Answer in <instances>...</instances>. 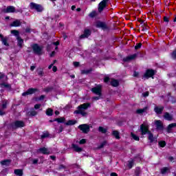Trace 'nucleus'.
I'll list each match as a JSON object with an SVG mask.
<instances>
[{
  "label": "nucleus",
  "instance_id": "f257e3e1",
  "mask_svg": "<svg viewBox=\"0 0 176 176\" xmlns=\"http://www.w3.org/2000/svg\"><path fill=\"white\" fill-rule=\"evenodd\" d=\"M140 131L142 135H145L146 134L148 135V140L151 143L155 142V141L156 140V138L153 137V134H152V133H151V131H149V126L145 124H142L140 125Z\"/></svg>",
  "mask_w": 176,
  "mask_h": 176
},
{
  "label": "nucleus",
  "instance_id": "f03ea898",
  "mask_svg": "<svg viewBox=\"0 0 176 176\" xmlns=\"http://www.w3.org/2000/svg\"><path fill=\"white\" fill-rule=\"evenodd\" d=\"M87 108H90V103H84L77 107V110L74 111L76 115H82V116H87V113L85 111Z\"/></svg>",
  "mask_w": 176,
  "mask_h": 176
},
{
  "label": "nucleus",
  "instance_id": "7ed1b4c3",
  "mask_svg": "<svg viewBox=\"0 0 176 176\" xmlns=\"http://www.w3.org/2000/svg\"><path fill=\"white\" fill-rule=\"evenodd\" d=\"M30 8L32 10H36L38 12H43V7L41 4L32 2L30 4Z\"/></svg>",
  "mask_w": 176,
  "mask_h": 176
},
{
  "label": "nucleus",
  "instance_id": "20e7f679",
  "mask_svg": "<svg viewBox=\"0 0 176 176\" xmlns=\"http://www.w3.org/2000/svg\"><path fill=\"white\" fill-rule=\"evenodd\" d=\"M32 48L34 54H38V56L42 54V47L39 46L38 44H34Z\"/></svg>",
  "mask_w": 176,
  "mask_h": 176
},
{
  "label": "nucleus",
  "instance_id": "39448f33",
  "mask_svg": "<svg viewBox=\"0 0 176 176\" xmlns=\"http://www.w3.org/2000/svg\"><path fill=\"white\" fill-rule=\"evenodd\" d=\"M155 75V70L153 69H147L143 76V79H149V78H153Z\"/></svg>",
  "mask_w": 176,
  "mask_h": 176
},
{
  "label": "nucleus",
  "instance_id": "423d86ee",
  "mask_svg": "<svg viewBox=\"0 0 176 176\" xmlns=\"http://www.w3.org/2000/svg\"><path fill=\"white\" fill-rule=\"evenodd\" d=\"M78 129L85 134H87L90 131V126L87 124H83L78 126Z\"/></svg>",
  "mask_w": 176,
  "mask_h": 176
},
{
  "label": "nucleus",
  "instance_id": "0eeeda50",
  "mask_svg": "<svg viewBox=\"0 0 176 176\" xmlns=\"http://www.w3.org/2000/svg\"><path fill=\"white\" fill-rule=\"evenodd\" d=\"M38 89L36 88H30L27 90V91L23 92L22 94L23 97H25L26 96H31V94H35L36 91H38Z\"/></svg>",
  "mask_w": 176,
  "mask_h": 176
},
{
  "label": "nucleus",
  "instance_id": "6e6552de",
  "mask_svg": "<svg viewBox=\"0 0 176 176\" xmlns=\"http://www.w3.org/2000/svg\"><path fill=\"white\" fill-rule=\"evenodd\" d=\"M108 2H109V0H103L99 3L98 12H100V13H101V12H102V10L107 8Z\"/></svg>",
  "mask_w": 176,
  "mask_h": 176
},
{
  "label": "nucleus",
  "instance_id": "1a4fd4ad",
  "mask_svg": "<svg viewBox=\"0 0 176 176\" xmlns=\"http://www.w3.org/2000/svg\"><path fill=\"white\" fill-rule=\"evenodd\" d=\"M155 124L156 127V130L158 131H163L164 129V126H163V122L161 120H157L155 121Z\"/></svg>",
  "mask_w": 176,
  "mask_h": 176
},
{
  "label": "nucleus",
  "instance_id": "9d476101",
  "mask_svg": "<svg viewBox=\"0 0 176 176\" xmlns=\"http://www.w3.org/2000/svg\"><path fill=\"white\" fill-rule=\"evenodd\" d=\"M12 129H19L20 127H24L25 126V124L23 121H15L12 124Z\"/></svg>",
  "mask_w": 176,
  "mask_h": 176
},
{
  "label": "nucleus",
  "instance_id": "9b49d317",
  "mask_svg": "<svg viewBox=\"0 0 176 176\" xmlns=\"http://www.w3.org/2000/svg\"><path fill=\"white\" fill-rule=\"evenodd\" d=\"M101 87H102L101 85H98L97 87L92 88L91 89L92 93H94V94H96V96H102Z\"/></svg>",
  "mask_w": 176,
  "mask_h": 176
},
{
  "label": "nucleus",
  "instance_id": "f8f14e48",
  "mask_svg": "<svg viewBox=\"0 0 176 176\" xmlns=\"http://www.w3.org/2000/svg\"><path fill=\"white\" fill-rule=\"evenodd\" d=\"M137 58V54H134L130 56H128L122 59L124 63H130L132 60H135Z\"/></svg>",
  "mask_w": 176,
  "mask_h": 176
},
{
  "label": "nucleus",
  "instance_id": "ddd939ff",
  "mask_svg": "<svg viewBox=\"0 0 176 176\" xmlns=\"http://www.w3.org/2000/svg\"><path fill=\"white\" fill-rule=\"evenodd\" d=\"M3 12L4 13H14L16 12V8L13 6H10L7 8H4Z\"/></svg>",
  "mask_w": 176,
  "mask_h": 176
},
{
  "label": "nucleus",
  "instance_id": "4468645a",
  "mask_svg": "<svg viewBox=\"0 0 176 176\" xmlns=\"http://www.w3.org/2000/svg\"><path fill=\"white\" fill-rule=\"evenodd\" d=\"M96 27L97 28H102V30H107V28H108L107 24L101 21H97L96 23Z\"/></svg>",
  "mask_w": 176,
  "mask_h": 176
},
{
  "label": "nucleus",
  "instance_id": "2eb2a0df",
  "mask_svg": "<svg viewBox=\"0 0 176 176\" xmlns=\"http://www.w3.org/2000/svg\"><path fill=\"white\" fill-rule=\"evenodd\" d=\"M164 109V107H163V106H162V107L155 106L154 108V111H155V113H157V115H162Z\"/></svg>",
  "mask_w": 176,
  "mask_h": 176
},
{
  "label": "nucleus",
  "instance_id": "dca6fc26",
  "mask_svg": "<svg viewBox=\"0 0 176 176\" xmlns=\"http://www.w3.org/2000/svg\"><path fill=\"white\" fill-rule=\"evenodd\" d=\"M91 34V32H90V30L87 29L84 31V34H82L80 38L81 39H83L84 38H89V36H90V34Z\"/></svg>",
  "mask_w": 176,
  "mask_h": 176
},
{
  "label": "nucleus",
  "instance_id": "f3484780",
  "mask_svg": "<svg viewBox=\"0 0 176 176\" xmlns=\"http://www.w3.org/2000/svg\"><path fill=\"white\" fill-rule=\"evenodd\" d=\"M37 152H40V153H43V155H49L50 151L46 148L43 147L37 150Z\"/></svg>",
  "mask_w": 176,
  "mask_h": 176
},
{
  "label": "nucleus",
  "instance_id": "a211bd4d",
  "mask_svg": "<svg viewBox=\"0 0 176 176\" xmlns=\"http://www.w3.org/2000/svg\"><path fill=\"white\" fill-rule=\"evenodd\" d=\"M0 87L2 89H6L7 90H10V89H12V85L8 84V82H1L0 83Z\"/></svg>",
  "mask_w": 176,
  "mask_h": 176
},
{
  "label": "nucleus",
  "instance_id": "6ab92c4d",
  "mask_svg": "<svg viewBox=\"0 0 176 176\" xmlns=\"http://www.w3.org/2000/svg\"><path fill=\"white\" fill-rule=\"evenodd\" d=\"M164 118L166 120H173V114H170L168 112L164 113Z\"/></svg>",
  "mask_w": 176,
  "mask_h": 176
},
{
  "label": "nucleus",
  "instance_id": "aec40b11",
  "mask_svg": "<svg viewBox=\"0 0 176 176\" xmlns=\"http://www.w3.org/2000/svg\"><path fill=\"white\" fill-rule=\"evenodd\" d=\"M38 115V111H35L34 109H31L30 111L28 112V116H36Z\"/></svg>",
  "mask_w": 176,
  "mask_h": 176
},
{
  "label": "nucleus",
  "instance_id": "412c9836",
  "mask_svg": "<svg viewBox=\"0 0 176 176\" xmlns=\"http://www.w3.org/2000/svg\"><path fill=\"white\" fill-rule=\"evenodd\" d=\"M11 27H20L21 22L19 20H15L11 23Z\"/></svg>",
  "mask_w": 176,
  "mask_h": 176
},
{
  "label": "nucleus",
  "instance_id": "4be33fe9",
  "mask_svg": "<svg viewBox=\"0 0 176 176\" xmlns=\"http://www.w3.org/2000/svg\"><path fill=\"white\" fill-rule=\"evenodd\" d=\"M148 111V107H145L143 109H139L136 111V113H138L139 115H141L144 113V112H146Z\"/></svg>",
  "mask_w": 176,
  "mask_h": 176
},
{
  "label": "nucleus",
  "instance_id": "5701e85b",
  "mask_svg": "<svg viewBox=\"0 0 176 176\" xmlns=\"http://www.w3.org/2000/svg\"><path fill=\"white\" fill-rule=\"evenodd\" d=\"M72 146L73 149H74V151L76 152H82V151H83V148L79 147L76 144H72Z\"/></svg>",
  "mask_w": 176,
  "mask_h": 176
},
{
  "label": "nucleus",
  "instance_id": "b1692460",
  "mask_svg": "<svg viewBox=\"0 0 176 176\" xmlns=\"http://www.w3.org/2000/svg\"><path fill=\"white\" fill-rule=\"evenodd\" d=\"M111 85L113 87H118V86H119V81L118 80L112 79L111 81Z\"/></svg>",
  "mask_w": 176,
  "mask_h": 176
},
{
  "label": "nucleus",
  "instance_id": "393cba45",
  "mask_svg": "<svg viewBox=\"0 0 176 176\" xmlns=\"http://www.w3.org/2000/svg\"><path fill=\"white\" fill-rule=\"evenodd\" d=\"M174 127H176V123H172L169 124L167 127V131L168 133H171V130L174 129Z\"/></svg>",
  "mask_w": 176,
  "mask_h": 176
},
{
  "label": "nucleus",
  "instance_id": "a878e982",
  "mask_svg": "<svg viewBox=\"0 0 176 176\" xmlns=\"http://www.w3.org/2000/svg\"><path fill=\"white\" fill-rule=\"evenodd\" d=\"M17 45L19 46V47H23V43H24V40L21 38V37H17Z\"/></svg>",
  "mask_w": 176,
  "mask_h": 176
},
{
  "label": "nucleus",
  "instance_id": "bb28decb",
  "mask_svg": "<svg viewBox=\"0 0 176 176\" xmlns=\"http://www.w3.org/2000/svg\"><path fill=\"white\" fill-rule=\"evenodd\" d=\"M0 41H1L3 45L5 46H9V43H8V38H3V36H2Z\"/></svg>",
  "mask_w": 176,
  "mask_h": 176
},
{
  "label": "nucleus",
  "instance_id": "cd10ccee",
  "mask_svg": "<svg viewBox=\"0 0 176 176\" xmlns=\"http://www.w3.org/2000/svg\"><path fill=\"white\" fill-rule=\"evenodd\" d=\"M14 173L15 175L18 176H23V174L22 169H15Z\"/></svg>",
  "mask_w": 176,
  "mask_h": 176
},
{
  "label": "nucleus",
  "instance_id": "c85d7f7f",
  "mask_svg": "<svg viewBox=\"0 0 176 176\" xmlns=\"http://www.w3.org/2000/svg\"><path fill=\"white\" fill-rule=\"evenodd\" d=\"M112 134L116 138V140H120V135L119 133V131H113Z\"/></svg>",
  "mask_w": 176,
  "mask_h": 176
},
{
  "label": "nucleus",
  "instance_id": "c756f323",
  "mask_svg": "<svg viewBox=\"0 0 176 176\" xmlns=\"http://www.w3.org/2000/svg\"><path fill=\"white\" fill-rule=\"evenodd\" d=\"M11 34H12V35H14V36L16 37V39L18 37H20V32H19L18 30H11Z\"/></svg>",
  "mask_w": 176,
  "mask_h": 176
},
{
  "label": "nucleus",
  "instance_id": "7c9ffc66",
  "mask_svg": "<svg viewBox=\"0 0 176 176\" xmlns=\"http://www.w3.org/2000/svg\"><path fill=\"white\" fill-rule=\"evenodd\" d=\"M54 122H58V123H64V122H65V118H55L54 120Z\"/></svg>",
  "mask_w": 176,
  "mask_h": 176
},
{
  "label": "nucleus",
  "instance_id": "2f4dec72",
  "mask_svg": "<svg viewBox=\"0 0 176 176\" xmlns=\"http://www.w3.org/2000/svg\"><path fill=\"white\" fill-rule=\"evenodd\" d=\"M76 121L70 120L68 121V122H65L66 126H73V124H76Z\"/></svg>",
  "mask_w": 176,
  "mask_h": 176
},
{
  "label": "nucleus",
  "instance_id": "473e14b6",
  "mask_svg": "<svg viewBox=\"0 0 176 176\" xmlns=\"http://www.w3.org/2000/svg\"><path fill=\"white\" fill-rule=\"evenodd\" d=\"M1 164H2V166H9V164H10V160H6L3 161H1Z\"/></svg>",
  "mask_w": 176,
  "mask_h": 176
},
{
  "label": "nucleus",
  "instance_id": "72a5a7b5",
  "mask_svg": "<svg viewBox=\"0 0 176 176\" xmlns=\"http://www.w3.org/2000/svg\"><path fill=\"white\" fill-rule=\"evenodd\" d=\"M46 115H47V116H53V109H47L46 111Z\"/></svg>",
  "mask_w": 176,
  "mask_h": 176
},
{
  "label": "nucleus",
  "instance_id": "f704fd0d",
  "mask_svg": "<svg viewBox=\"0 0 176 176\" xmlns=\"http://www.w3.org/2000/svg\"><path fill=\"white\" fill-rule=\"evenodd\" d=\"M140 174H141V168L138 167V168H136V169L135 170V175L140 176Z\"/></svg>",
  "mask_w": 176,
  "mask_h": 176
},
{
  "label": "nucleus",
  "instance_id": "c9c22d12",
  "mask_svg": "<svg viewBox=\"0 0 176 176\" xmlns=\"http://www.w3.org/2000/svg\"><path fill=\"white\" fill-rule=\"evenodd\" d=\"M98 131L100 133H102L103 134H105V133H107V129H105V128H104L102 126H99Z\"/></svg>",
  "mask_w": 176,
  "mask_h": 176
},
{
  "label": "nucleus",
  "instance_id": "e433bc0d",
  "mask_svg": "<svg viewBox=\"0 0 176 176\" xmlns=\"http://www.w3.org/2000/svg\"><path fill=\"white\" fill-rule=\"evenodd\" d=\"M91 72V69H84L81 71V74L87 75Z\"/></svg>",
  "mask_w": 176,
  "mask_h": 176
},
{
  "label": "nucleus",
  "instance_id": "4c0bfd02",
  "mask_svg": "<svg viewBox=\"0 0 176 176\" xmlns=\"http://www.w3.org/2000/svg\"><path fill=\"white\" fill-rule=\"evenodd\" d=\"M131 135L132 138H133V140H135V141H140V137L137 136L135 134L131 133Z\"/></svg>",
  "mask_w": 176,
  "mask_h": 176
},
{
  "label": "nucleus",
  "instance_id": "58836bf2",
  "mask_svg": "<svg viewBox=\"0 0 176 176\" xmlns=\"http://www.w3.org/2000/svg\"><path fill=\"white\" fill-rule=\"evenodd\" d=\"M8 106V100H3L2 104V109H6Z\"/></svg>",
  "mask_w": 176,
  "mask_h": 176
},
{
  "label": "nucleus",
  "instance_id": "ea45409f",
  "mask_svg": "<svg viewBox=\"0 0 176 176\" xmlns=\"http://www.w3.org/2000/svg\"><path fill=\"white\" fill-rule=\"evenodd\" d=\"M55 130H56V132L58 133H63V131H64V127L60 125L59 126V129H57L56 128H55Z\"/></svg>",
  "mask_w": 176,
  "mask_h": 176
},
{
  "label": "nucleus",
  "instance_id": "a19ab883",
  "mask_svg": "<svg viewBox=\"0 0 176 176\" xmlns=\"http://www.w3.org/2000/svg\"><path fill=\"white\" fill-rule=\"evenodd\" d=\"M107 145V141H104L100 144V145L98 146L99 149H101L104 147V146Z\"/></svg>",
  "mask_w": 176,
  "mask_h": 176
},
{
  "label": "nucleus",
  "instance_id": "79ce46f5",
  "mask_svg": "<svg viewBox=\"0 0 176 176\" xmlns=\"http://www.w3.org/2000/svg\"><path fill=\"white\" fill-rule=\"evenodd\" d=\"M159 145L162 148H164L166 146V142L165 141L159 142Z\"/></svg>",
  "mask_w": 176,
  "mask_h": 176
},
{
  "label": "nucleus",
  "instance_id": "37998d69",
  "mask_svg": "<svg viewBox=\"0 0 176 176\" xmlns=\"http://www.w3.org/2000/svg\"><path fill=\"white\" fill-rule=\"evenodd\" d=\"M142 46V44L141 43H137L135 46V50H138V49H141V47Z\"/></svg>",
  "mask_w": 176,
  "mask_h": 176
},
{
  "label": "nucleus",
  "instance_id": "c03bdc74",
  "mask_svg": "<svg viewBox=\"0 0 176 176\" xmlns=\"http://www.w3.org/2000/svg\"><path fill=\"white\" fill-rule=\"evenodd\" d=\"M133 166H134V161H129L128 167H129V168H133Z\"/></svg>",
  "mask_w": 176,
  "mask_h": 176
},
{
  "label": "nucleus",
  "instance_id": "a18cd8bd",
  "mask_svg": "<svg viewBox=\"0 0 176 176\" xmlns=\"http://www.w3.org/2000/svg\"><path fill=\"white\" fill-rule=\"evenodd\" d=\"M53 90V87H48L44 89V91L46 93H49V91H52Z\"/></svg>",
  "mask_w": 176,
  "mask_h": 176
},
{
  "label": "nucleus",
  "instance_id": "49530a36",
  "mask_svg": "<svg viewBox=\"0 0 176 176\" xmlns=\"http://www.w3.org/2000/svg\"><path fill=\"white\" fill-rule=\"evenodd\" d=\"M167 171H168V168H167V167L163 168L161 170L162 174H166V173H167Z\"/></svg>",
  "mask_w": 176,
  "mask_h": 176
},
{
  "label": "nucleus",
  "instance_id": "de8ad7c7",
  "mask_svg": "<svg viewBox=\"0 0 176 176\" xmlns=\"http://www.w3.org/2000/svg\"><path fill=\"white\" fill-rule=\"evenodd\" d=\"M49 137V133H45L41 135V138L43 140L44 138H47Z\"/></svg>",
  "mask_w": 176,
  "mask_h": 176
},
{
  "label": "nucleus",
  "instance_id": "09e8293b",
  "mask_svg": "<svg viewBox=\"0 0 176 176\" xmlns=\"http://www.w3.org/2000/svg\"><path fill=\"white\" fill-rule=\"evenodd\" d=\"M32 164H38V162H39V160L38 159H33L32 160Z\"/></svg>",
  "mask_w": 176,
  "mask_h": 176
},
{
  "label": "nucleus",
  "instance_id": "8fccbe9b",
  "mask_svg": "<svg viewBox=\"0 0 176 176\" xmlns=\"http://www.w3.org/2000/svg\"><path fill=\"white\" fill-rule=\"evenodd\" d=\"M96 12L93 11L89 14V17H96Z\"/></svg>",
  "mask_w": 176,
  "mask_h": 176
},
{
  "label": "nucleus",
  "instance_id": "3c124183",
  "mask_svg": "<svg viewBox=\"0 0 176 176\" xmlns=\"http://www.w3.org/2000/svg\"><path fill=\"white\" fill-rule=\"evenodd\" d=\"M38 75H39V76H43V71L40 69L38 71Z\"/></svg>",
  "mask_w": 176,
  "mask_h": 176
},
{
  "label": "nucleus",
  "instance_id": "603ef678",
  "mask_svg": "<svg viewBox=\"0 0 176 176\" xmlns=\"http://www.w3.org/2000/svg\"><path fill=\"white\" fill-rule=\"evenodd\" d=\"M42 105L40 104H36L34 105V109H39Z\"/></svg>",
  "mask_w": 176,
  "mask_h": 176
},
{
  "label": "nucleus",
  "instance_id": "864d4df0",
  "mask_svg": "<svg viewBox=\"0 0 176 176\" xmlns=\"http://www.w3.org/2000/svg\"><path fill=\"white\" fill-rule=\"evenodd\" d=\"M50 50H52V44H48L47 46V52H50Z\"/></svg>",
  "mask_w": 176,
  "mask_h": 176
},
{
  "label": "nucleus",
  "instance_id": "5fc2aeb1",
  "mask_svg": "<svg viewBox=\"0 0 176 176\" xmlns=\"http://www.w3.org/2000/svg\"><path fill=\"white\" fill-rule=\"evenodd\" d=\"M171 56H172V58H176V50L173 52Z\"/></svg>",
  "mask_w": 176,
  "mask_h": 176
},
{
  "label": "nucleus",
  "instance_id": "6e6d98bb",
  "mask_svg": "<svg viewBox=\"0 0 176 176\" xmlns=\"http://www.w3.org/2000/svg\"><path fill=\"white\" fill-rule=\"evenodd\" d=\"M100 98H101V96H94L93 98V100H95V101H98V100H100Z\"/></svg>",
  "mask_w": 176,
  "mask_h": 176
},
{
  "label": "nucleus",
  "instance_id": "4d7b16f0",
  "mask_svg": "<svg viewBox=\"0 0 176 176\" xmlns=\"http://www.w3.org/2000/svg\"><path fill=\"white\" fill-rule=\"evenodd\" d=\"M79 144H86V140L82 139L81 140H80Z\"/></svg>",
  "mask_w": 176,
  "mask_h": 176
},
{
  "label": "nucleus",
  "instance_id": "13d9d810",
  "mask_svg": "<svg viewBox=\"0 0 176 176\" xmlns=\"http://www.w3.org/2000/svg\"><path fill=\"white\" fill-rule=\"evenodd\" d=\"M142 96H143V97H148V96H149V92L146 91V92L142 94Z\"/></svg>",
  "mask_w": 176,
  "mask_h": 176
},
{
  "label": "nucleus",
  "instance_id": "bf43d9fd",
  "mask_svg": "<svg viewBox=\"0 0 176 176\" xmlns=\"http://www.w3.org/2000/svg\"><path fill=\"white\" fill-rule=\"evenodd\" d=\"M148 31V27L142 26V32Z\"/></svg>",
  "mask_w": 176,
  "mask_h": 176
},
{
  "label": "nucleus",
  "instance_id": "052dcab7",
  "mask_svg": "<svg viewBox=\"0 0 176 176\" xmlns=\"http://www.w3.org/2000/svg\"><path fill=\"white\" fill-rule=\"evenodd\" d=\"M164 21H165V23H168V21H170V20H168V17L164 16Z\"/></svg>",
  "mask_w": 176,
  "mask_h": 176
},
{
  "label": "nucleus",
  "instance_id": "680f3d73",
  "mask_svg": "<svg viewBox=\"0 0 176 176\" xmlns=\"http://www.w3.org/2000/svg\"><path fill=\"white\" fill-rule=\"evenodd\" d=\"M104 81L105 82V83L109 82V77H105L104 79Z\"/></svg>",
  "mask_w": 176,
  "mask_h": 176
},
{
  "label": "nucleus",
  "instance_id": "e2e57ef3",
  "mask_svg": "<svg viewBox=\"0 0 176 176\" xmlns=\"http://www.w3.org/2000/svg\"><path fill=\"white\" fill-rule=\"evenodd\" d=\"M138 75H139V73H138V72H134V73H133V76H134L135 78H137V76H138Z\"/></svg>",
  "mask_w": 176,
  "mask_h": 176
},
{
  "label": "nucleus",
  "instance_id": "0e129e2a",
  "mask_svg": "<svg viewBox=\"0 0 176 176\" xmlns=\"http://www.w3.org/2000/svg\"><path fill=\"white\" fill-rule=\"evenodd\" d=\"M52 71H53L54 72H57V67L54 66V67H52Z\"/></svg>",
  "mask_w": 176,
  "mask_h": 176
},
{
  "label": "nucleus",
  "instance_id": "69168bd1",
  "mask_svg": "<svg viewBox=\"0 0 176 176\" xmlns=\"http://www.w3.org/2000/svg\"><path fill=\"white\" fill-rule=\"evenodd\" d=\"M25 32H28V33L31 32V28H27L25 29Z\"/></svg>",
  "mask_w": 176,
  "mask_h": 176
},
{
  "label": "nucleus",
  "instance_id": "338daca9",
  "mask_svg": "<svg viewBox=\"0 0 176 176\" xmlns=\"http://www.w3.org/2000/svg\"><path fill=\"white\" fill-rule=\"evenodd\" d=\"M74 67H79V62H74Z\"/></svg>",
  "mask_w": 176,
  "mask_h": 176
},
{
  "label": "nucleus",
  "instance_id": "774afa93",
  "mask_svg": "<svg viewBox=\"0 0 176 176\" xmlns=\"http://www.w3.org/2000/svg\"><path fill=\"white\" fill-rule=\"evenodd\" d=\"M110 176H118V174L116 173H111Z\"/></svg>",
  "mask_w": 176,
  "mask_h": 176
}]
</instances>
